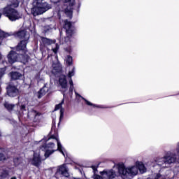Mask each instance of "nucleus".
<instances>
[{
	"mask_svg": "<svg viewBox=\"0 0 179 179\" xmlns=\"http://www.w3.org/2000/svg\"><path fill=\"white\" fill-rule=\"evenodd\" d=\"M17 37L22 39L17 47L18 51H26L27 48V43H29V38H30V34L26 31V30L20 31L17 33Z\"/></svg>",
	"mask_w": 179,
	"mask_h": 179,
	"instance_id": "423d86ee",
	"label": "nucleus"
},
{
	"mask_svg": "<svg viewBox=\"0 0 179 179\" xmlns=\"http://www.w3.org/2000/svg\"><path fill=\"white\" fill-rule=\"evenodd\" d=\"M40 80H44V78H38V81L40 82Z\"/></svg>",
	"mask_w": 179,
	"mask_h": 179,
	"instance_id": "58836bf2",
	"label": "nucleus"
},
{
	"mask_svg": "<svg viewBox=\"0 0 179 179\" xmlns=\"http://www.w3.org/2000/svg\"><path fill=\"white\" fill-rule=\"evenodd\" d=\"M17 57H19V55H17V53L14 51H10L7 56L9 64H15V62H17Z\"/></svg>",
	"mask_w": 179,
	"mask_h": 179,
	"instance_id": "f3484780",
	"label": "nucleus"
},
{
	"mask_svg": "<svg viewBox=\"0 0 179 179\" xmlns=\"http://www.w3.org/2000/svg\"><path fill=\"white\" fill-rule=\"evenodd\" d=\"M100 174L104 179H114L115 177H117V172L113 169L104 170L101 171Z\"/></svg>",
	"mask_w": 179,
	"mask_h": 179,
	"instance_id": "f8f14e48",
	"label": "nucleus"
},
{
	"mask_svg": "<svg viewBox=\"0 0 179 179\" xmlns=\"http://www.w3.org/2000/svg\"><path fill=\"white\" fill-rule=\"evenodd\" d=\"M61 86V92L65 97V92L68 90V83L66 82V76H61L59 80Z\"/></svg>",
	"mask_w": 179,
	"mask_h": 179,
	"instance_id": "ddd939ff",
	"label": "nucleus"
},
{
	"mask_svg": "<svg viewBox=\"0 0 179 179\" xmlns=\"http://www.w3.org/2000/svg\"><path fill=\"white\" fill-rule=\"evenodd\" d=\"M117 171L123 179H129L138 176V167L136 164L125 167L124 164H117Z\"/></svg>",
	"mask_w": 179,
	"mask_h": 179,
	"instance_id": "20e7f679",
	"label": "nucleus"
},
{
	"mask_svg": "<svg viewBox=\"0 0 179 179\" xmlns=\"http://www.w3.org/2000/svg\"><path fill=\"white\" fill-rule=\"evenodd\" d=\"M75 94H76V99H82L83 100H84V101H85V103L87 106H91L92 107H94L96 108H104V107H103V106L94 104V103H91L90 101H87L86 99H85L84 97L80 96V94H78V92H75Z\"/></svg>",
	"mask_w": 179,
	"mask_h": 179,
	"instance_id": "dca6fc26",
	"label": "nucleus"
},
{
	"mask_svg": "<svg viewBox=\"0 0 179 179\" xmlns=\"http://www.w3.org/2000/svg\"><path fill=\"white\" fill-rule=\"evenodd\" d=\"M69 85H70V86H73V81H72L71 78H70V80H69Z\"/></svg>",
	"mask_w": 179,
	"mask_h": 179,
	"instance_id": "4c0bfd02",
	"label": "nucleus"
},
{
	"mask_svg": "<svg viewBox=\"0 0 179 179\" xmlns=\"http://www.w3.org/2000/svg\"><path fill=\"white\" fill-rule=\"evenodd\" d=\"M9 176V173L7 171H3L1 175V178H6Z\"/></svg>",
	"mask_w": 179,
	"mask_h": 179,
	"instance_id": "473e14b6",
	"label": "nucleus"
},
{
	"mask_svg": "<svg viewBox=\"0 0 179 179\" xmlns=\"http://www.w3.org/2000/svg\"><path fill=\"white\" fill-rule=\"evenodd\" d=\"M62 104H64V99H62L60 103L56 105L55 108V111L60 110V120L64 118V113L65 111V109L62 108Z\"/></svg>",
	"mask_w": 179,
	"mask_h": 179,
	"instance_id": "412c9836",
	"label": "nucleus"
},
{
	"mask_svg": "<svg viewBox=\"0 0 179 179\" xmlns=\"http://www.w3.org/2000/svg\"><path fill=\"white\" fill-rule=\"evenodd\" d=\"M55 177L57 179H62V177H69V169L66 166V164H63L57 166Z\"/></svg>",
	"mask_w": 179,
	"mask_h": 179,
	"instance_id": "1a4fd4ad",
	"label": "nucleus"
},
{
	"mask_svg": "<svg viewBox=\"0 0 179 179\" xmlns=\"http://www.w3.org/2000/svg\"><path fill=\"white\" fill-rule=\"evenodd\" d=\"M177 155H179V142L178 143L177 148H176Z\"/></svg>",
	"mask_w": 179,
	"mask_h": 179,
	"instance_id": "e433bc0d",
	"label": "nucleus"
},
{
	"mask_svg": "<svg viewBox=\"0 0 179 179\" xmlns=\"http://www.w3.org/2000/svg\"><path fill=\"white\" fill-rule=\"evenodd\" d=\"M17 111L16 114L18 115V118H20L22 115H24V113H27V110H26V105L21 104L20 103L17 105Z\"/></svg>",
	"mask_w": 179,
	"mask_h": 179,
	"instance_id": "2eb2a0df",
	"label": "nucleus"
},
{
	"mask_svg": "<svg viewBox=\"0 0 179 179\" xmlns=\"http://www.w3.org/2000/svg\"><path fill=\"white\" fill-rule=\"evenodd\" d=\"M6 158L5 157V155L3 154L0 153V161L5 160Z\"/></svg>",
	"mask_w": 179,
	"mask_h": 179,
	"instance_id": "f704fd0d",
	"label": "nucleus"
},
{
	"mask_svg": "<svg viewBox=\"0 0 179 179\" xmlns=\"http://www.w3.org/2000/svg\"><path fill=\"white\" fill-rule=\"evenodd\" d=\"M92 169L94 172V176H93L94 179H104V177H103V176L96 174V172L97 171V168L96 166H92Z\"/></svg>",
	"mask_w": 179,
	"mask_h": 179,
	"instance_id": "a878e982",
	"label": "nucleus"
},
{
	"mask_svg": "<svg viewBox=\"0 0 179 179\" xmlns=\"http://www.w3.org/2000/svg\"><path fill=\"white\" fill-rule=\"evenodd\" d=\"M66 64L69 66H71V65H72L73 62V59L72 58L71 56H69L68 55L66 57Z\"/></svg>",
	"mask_w": 179,
	"mask_h": 179,
	"instance_id": "bb28decb",
	"label": "nucleus"
},
{
	"mask_svg": "<svg viewBox=\"0 0 179 179\" xmlns=\"http://www.w3.org/2000/svg\"><path fill=\"white\" fill-rule=\"evenodd\" d=\"M40 114L37 113V111L34 110H31L28 112L27 117L28 118H36V117H38Z\"/></svg>",
	"mask_w": 179,
	"mask_h": 179,
	"instance_id": "b1692460",
	"label": "nucleus"
},
{
	"mask_svg": "<svg viewBox=\"0 0 179 179\" xmlns=\"http://www.w3.org/2000/svg\"><path fill=\"white\" fill-rule=\"evenodd\" d=\"M166 177L160 175V173H152L148 179H165Z\"/></svg>",
	"mask_w": 179,
	"mask_h": 179,
	"instance_id": "393cba45",
	"label": "nucleus"
},
{
	"mask_svg": "<svg viewBox=\"0 0 179 179\" xmlns=\"http://www.w3.org/2000/svg\"><path fill=\"white\" fill-rule=\"evenodd\" d=\"M41 157H40V154L39 153H36V152H34V158L32 159V164L34 166H36V167H38V166H40V164H41Z\"/></svg>",
	"mask_w": 179,
	"mask_h": 179,
	"instance_id": "a211bd4d",
	"label": "nucleus"
},
{
	"mask_svg": "<svg viewBox=\"0 0 179 179\" xmlns=\"http://www.w3.org/2000/svg\"><path fill=\"white\" fill-rule=\"evenodd\" d=\"M176 160H177L176 153L174 152L169 151L166 153L164 157L158 158L156 160V163L157 166L164 169V167H167L166 164H171L173 163H176Z\"/></svg>",
	"mask_w": 179,
	"mask_h": 179,
	"instance_id": "39448f33",
	"label": "nucleus"
},
{
	"mask_svg": "<svg viewBox=\"0 0 179 179\" xmlns=\"http://www.w3.org/2000/svg\"><path fill=\"white\" fill-rule=\"evenodd\" d=\"M54 29V27H52L51 25H46L43 27V31L45 33H48V31H51Z\"/></svg>",
	"mask_w": 179,
	"mask_h": 179,
	"instance_id": "c756f323",
	"label": "nucleus"
},
{
	"mask_svg": "<svg viewBox=\"0 0 179 179\" xmlns=\"http://www.w3.org/2000/svg\"><path fill=\"white\" fill-rule=\"evenodd\" d=\"M55 39H50L45 37H41V45H52V51L54 54H58V51L59 50V45L58 43H55Z\"/></svg>",
	"mask_w": 179,
	"mask_h": 179,
	"instance_id": "0eeeda50",
	"label": "nucleus"
},
{
	"mask_svg": "<svg viewBox=\"0 0 179 179\" xmlns=\"http://www.w3.org/2000/svg\"><path fill=\"white\" fill-rule=\"evenodd\" d=\"M7 94L10 97H16L17 94H19V90L16 87V86L9 85L7 88Z\"/></svg>",
	"mask_w": 179,
	"mask_h": 179,
	"instance_id": "4468645a",
	"label": "nucleus"
},
{
	"mask_svg": "<svg viewBox=\"0 0 179 179\" xmlns=\"http://www.w3.org/2000/svg\"><path fill=\"white\" fill-rule=\"evenodd\" d=\"M43 0H34L33 8L31 9V13L33 16H40L50 10L52 6L47 2H43Z\"/></svg>",
	"mask_w": 179,
	"mask_h": 179,
	"instance_id": "7ed1b4c3",
	"label": "nucleus"
},
{
	"mask_svg": "<svg viewBox=\"0 0 179 179\" xmlns=\"http://www.w3.org/2000/svg\"><path fill=\"white\" fill-rule=\"evenodd\" d=\"M72 76H75V66H73L68 73V78H71Z\"/></svg>",
	"mask_w": 179,
	"mask_h": 179,
	"instance_id": "7c9ffc66",
	"label": "nucleus"
},
{
	"mask_svg": "<svg viewBox=\"0 0 179 179\" xmlns=\"http://www.w3.org/2000/svg\"><path fill=\"white\" fill-rule=\"evenodd\" d=\"M64 2H66L67 5V7L64 9V13L69 17V19H71L73 9L76 8L77 10H79L80 3H78V4L75 6V0H64Z\"/></svg>",
	"mask_w": 179,
	"mask_h": 179,
	"instance_id": "6e6552de",
	"label": "nucleus"
},
{
	"mask_svg": "<svg viewBox=\"0 0 179 179\" xmlns=\"http://www.w3.org/2000/svg\"><path fill=\"white\" fill-rule=\"evenodd\" d=\"M18 7L19 1L11 0L6 7L1 9V12L2 15L8 17L10 22H16V20H19V19L23 17V14L15 8Z\"/></svg>",
	"mask_w": 179,
	"mask_h": 179,
	"instance_id": "f257e3e1",
	"label": "nucleus"
},
{
	"mask_svg": "<svg viewBox=\"0 0 179 179\" xmlns=\"http://www.w3.org/2000/svg\"><path fill=\"white\" fill-rule=\"evenodd\" d=\"M55 148V144L54 143H49L41 147L42 150H45V159H48V157L51 156L54 152H57V150H54Z\"/></svg>",
	"mask_w": 179,
	"mask_h": 179,
	"instance_id": "9d476101",
	"label": "nucleus"
},
{
	"mask_svg": "<svg viewBox=\"0 0 179 179\" xmlns=\"http://www.w3.org/2000/svg\"><path fill=\"white\" fill-rule=\"evenodd\" d=\"M1 16H2V13H0V19ZM9 34L5 33L4 31L0 29V38H5V37H8Z\"/></svg>",
	"mask_w": 179,
	"mask_h": 179,
	"instance_id": "c85d7f7f",
	"label": "nucleus"
},
{
	"mask_svg": "<svg viewBox=\"0 0 179 179\" xmlns=\"http://www.w3.org/2000/svg\"><path fill=\"white\" fill-rule=\"evenodd\" d=\"M5 72H6V67L0 69V79L5 75Z\"/></svg>",
	"mask_w": 179,
	"mask_h": 179,
	"instance_id": "2f4dec72",
	"label": "nucleus"
},
{
	"mask_svg": "<svg viewBox=\"0 0 179 179\" xmlns=\"http://www.w3.org/2000/svg\"><path fill=\"white\" fill-rule=\"evenodd\" d=\"M64 29L66 30V37L61 38L59 41L60 44L64 45V50L69 54L72 52V48L71 44H72V36L75 33V27L72 25L71 22L68 20L64 21Z\"/></svg>",
	"mask_w": 179,
	"mask_h": 179,
	"instance_id": "f03ea898",
	"label": "nucleus"
},
{
	"mask_svg": "<svg viewBox=\"0 0 179 179\" xmlns=\"http://www.w3.org/2000/svg\"><path fill=\"white\" fill-rule=\"evenodd\" d=\"M52 68L53 69L52 70V73H53V75H57V73L62 71V67H61V64H59V63L53 64Z\"/></svg>",
	"mask_w": 179,
	"mask_h": 179,
	"instance_id": "4be33fe9",
	"label": "nucleus"
},
{
	"mask_svg": "<svg viewBox=\"0 0 179 179\" xmlns=\"http://www.w3.org/2000/svg\"><path fill=\"white\" fill-rule=\"evenodd\" d=\"M49 89L48 87H47V84H45L43 88H41L38 92H37V97L38 99H41L43 96H45V94L48 92Z\"/></svg>",
	"mask_w": 179,
	"mask_h": 179,
	"instance_id": "aec40b11",
	"label": "nucleus"
},
{
	"mask_svg": "<svg viewBox=\"0 0 179 179\" xmlns=\"http://www.w3.org/2000/svg\"><path fill=\"white\" fill-rule=\"evenodd\" d=\"M10 76L12 80H17L18 79H20L23 76L22 73L16 71H13L10 73Z\"/></svg>",
	"mask_w": 179,
	"mask_h": 179,
	"instance_id": "5701e85b",
	"label": "nucleus"
},
{
	"mask_svg": "<svg viewBox=\"0 0 179 179\" xmlns=\"http://www.w3.org/2000/svg\"><path fill=\"white\" fill-rule=\"evenodd\" d=\"M69 92L70 93H72L73 92V85H70Z\"/></svg>",
	"mask_w": 179,
	"mask_h": 179,
	"instance_id": "c9c22d12",
	"label": "nucleus"
},
{
	"mask_svg": "<svg viewBox=\"0 0 179 179\" xmlns=\"http://www.w3.org/2000/svg\"><path fill=\"white\" fill-rule=\"evenodd\" d=\"M11 179H16V177H13L11 178Z\"/></svg>",
	"mask_w": 179,
	"mask_h": 179,
	"instance_id": "ea45409f",
	"label": "nucleus"
},
{
	"mask_svg": "<svg viewBox=\"0 0 179 179\" xmlns=\"http://www.w3.org/2000/svg\"><path fill=\"white\" fill-rule=\"evenodd\" d=\"M20 158H15L14 159V164L15 166H19V164H20Z\"/></svg>",
	"mask_w": 179,
	"mask_h": 179,
	"instance_id": "72a5a7b5",
	"label": "nucleus"
},
{
	"mask_svg": "<svg viewBox=\"0 0 179 179\" xmlns=\"http://www.w3.org/2000/svg\"><path fill=\"white\" fill-rule=\"evenodd\" d=\"M135 164L138 169V171H140L141 174H144V173H146V166H145L143 162L136 161Z\"/></svg>",
	"mask_w": 179,
	"mask_h": 179,
	"instance_id": "6ab92c4d",
	"label": "nucleus"
},
{
	"mask_svg": "<svg viewBox=\"0 0 179 179\" xmlns=\"http://www.w3.org/2000/svg\"><path fill=\"white\" fill-rule=\"evenodd\" d=\"M74 179H79V178H74Z\"/></svg>",
	"mask_w": 179,
	"mask_h": 179,
	"instance_id": "a19ab883",
	"label": "nucleus"
},
{
	"mask_svg": "<svg viewBox=\"0 0 179 179\" xmlns=\"http://www.w3.org/2000/svg\"><path fill=\"white\" fill-rule=\"evenodd\" d=\"M4 107L5 108H6L8 111H12V110H13V108L15 107V105L13 104H10L8 102H6L4 103Z\"/></svg>",
	"mask_w": 179,
	"mask_h": 179,
	"instance_id": "cd10ccee",
	"label": "nucleus"
},
{
	"mask_svg": "<svg viewBox=\"0 0 179 179\" xmlns=\"http://www.w3.org/2000/svg\"><path fill=\"white\" fill-rule=\"evenodd\" d=\"M0 136H1V132H0Z\"/></svg>",
	"mask_w": 179,
	"mask_h": 179,
	"instance_id": "79ce46f5",
	"label": "nucleus"
},
{
	"mask_svg": "<svg viewBox=\"0 0 179 179\" xmlns=\"http://www.w3.org/2000/svg\"><path fill=\"white\" fill-rule=\"evenodd\" d=\"M50 139H55V141L57 143V150H59V152H60V153L63 155V156L65 157L66 160H68V154L66 153V150H65V148H64L62 147V144H61V142L59 141V139L58 138V136L52 135L50 136V138H48V139L44 138L43 141H50Z\"/></svg>",
	"mask_w": 179,
	"mask_h": 179,
	"instance_id": "9b49d317",
	"label": "nucleus"
}]
</instances>
